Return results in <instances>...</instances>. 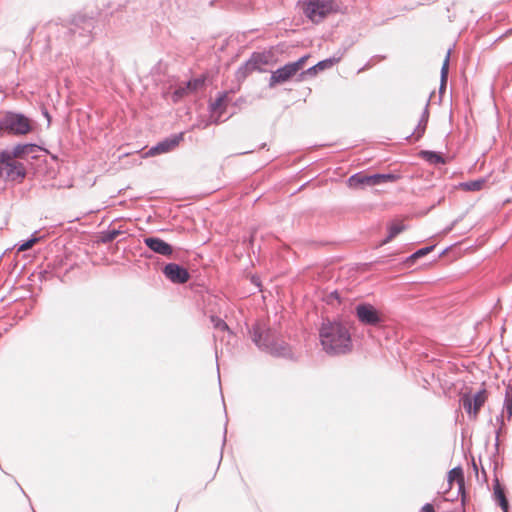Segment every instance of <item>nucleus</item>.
<instances>
[{"label": "nucleus", "instance_id": "nucleus-12", "mask_svg": "<svg viewBox=\"0 0 512 512\" xmlns=\"http://www.w3.org/2000/svg\"><path fill=\"white\" fill-rule=\"evenodd\" d=\"M144 245L152 252L163 257L174 259V247L168 242L157 236H147L143 238Z\"/></svg>", "mask_w": 512, "mask_h": 512}, {"label": "nucleus", "instance_id": "nucleus-40", "mask_svg": "<svg viewBox=\"0 0 512 512\" xmlns=\"http://www.w3.org/2000/svg\"><path fill=\"white\" fill-rule=\"evenodd\" d=\"M226 433H227V429L225 428L224 429V436H223V443H222L223 446L225 445V442H226Z\"/></svg>", "mask_w": 512, "mask_h": 512}, {"label": "nucleus", "instance_id": "nucleus-35", "mask_svg": "<svg viewBox=\"0 0 512 512\" xmlns=\"http://www.w3.org/2000/svg\"><path fill=\"white\" fill-rule=\"evenodd\" d=\"M326 301H327L328 304H332L333 301H337L338 303H341L340 292L338 290H334V291L330 292L326 296Z\"/></svg>", "mask_w": 512, "mask_h": 512}, {"label": "nucleus", "instance_id": "nucleus-6", "mask_svg": "<svg viewBox=\"0 0 512 512\" xmlns=\"http://www.w3.org/2000/svg\"><path fill=\"white\" fill-rule=\"evenodd\" d=\"M400 178V175L395 173H374L367 174L363 171L354 173L347 180V185L352 189H363L365 187H372L384 183H394Z\"/></svg>", "mask_w": 512, "mask_h": 512}, {"label": "nucleus", "instance_id": "nucleus-33", "mask_svg": "<svg viewBox=\"0 0 512 512\" xmlns=\"http://www.w3.org/2000/svg\"><path fill=\"white\" fill-rule=\"evenodd\" d=\"M504 409L507 413L508 420H510L512 417V394H510L509 390H506L505 393Z\"/></svg>", "mask_w": 512, "mask_h": 512}, {"label": "nucleus", "instance_id": "nucleus-21", "mask_svg": "<svg viewBox=\"0 0 512 512\" xmlns=\"http://www.w3.org/2000/svg\"><path fill=\"white\" fill-rule=\"evenodd\" d=\"M418 155L421 159L425 160L429 164L437 165L446 163L444 156L440 152L431 150H421Z\"/></svg>", "mask_w": 512, "mask_h": 512}, {"label": "nucleus", "instance_id": "nucleus-46", "mask_svg": "<svg viewBox=\"0 0 512 512\" xmlns=\"http://www.w3.org/2000/svg\"><path fill=\"white\" fill-rule=\"evenodd\" d=\"M265 146H266V143H262L260 148H265Z\"/></svg>", "mask_w": 512, "mask_h": 512}, {"label": "nucleus", "instance_id": "nucleus-19", "mask_svg": "<svg viewBox=\"0 0 512 512\" xmlns=\"http://www.w3.org/2000/svg\"><path fill=\"white\" fill-rule=\"evenodd\" d=\"M447 480L449 485H451L454 481L458 484V494L461 495V500L464 502L465 500V492H464V472L460 466L454 467L448 472Z\"/></svg>", "mask_w": 512, "mask_h": 512}, {"label": "nucleus", "instance_id": "nucleus-1", "mask_svg": "<svg viewBox=\"0 0 512 512\" xmlns=\"http://www.w3.org/2000/svg\"><path fill=\"white\" fill-rule=\"evenodd\" d=\"M319 340L323 351L330 356L346 355L353 349L349 324L341 318H323Z\"/></svg>", "mask_w": 512, "mask_h": 512}, {"label": "nucleus", "instance_id": "nucleus-39", "mask_svg": "<svg viewBox=\"0 0 512 512\" xmlns=\"http://www.w3.org/2000/svg\"><path fill=\"white\" fill-rule=\"evenodd\" d=\"M375 263L376 264H385L386 261L384 259L379 258V259L375 260Z\"/></svg>", "mask_w": 512, "mask_h": 512}, {"label": "nucleus", "instance_id": "nucleus-23", "mask_svg": "<svg viewBox=\"0 0 512 512\" xmlns=\"http://www.w3.org/2000/svg\"><path fill=\"white\" fill-rule=\"evenodd\" d=\"M41 236H38V231H35L31 234V236L26 239L22 240L17 244V251L18 252H24L29 249H31L36 243H38L41 240Z\"/></svg>", "mask_w": 512, "mask_h": 512}, {"label": "nucleus", "instance_id": "nucleus-13", "mask_svg": "<svg viewBox=\"0 0 512 512\" xmlns=\"http://www.w3.org/2000/svg\"><path fill=\"white\" fill-rule=\"evenodd\" d=\"M184 133L180 132L177 134H173L163 140L159 141L156 145L149 148L146 152L147 156H156L164 153H168L174 150L180 142L183 140Z\"/></svg>", "mask_w": 512, "mask_h": 512}, {"label": "nucleus", "instance_id": "nucleus-25", "mask_svg": "<svg viewBox=\"0 0 512 512\" xmlns=\"http://www.w3.org/2000/svg\"><path fill=\"white\" fill-rule=\"evenodd\" d=\"M485 184V180L482 178L471 180L467 182H462L459 184V187L465 191H479L483 188Z\"/></svg>", "mask_w": 512, "mask_h": 512}, {"label": "nucleus", "instance_id": "nucleus-26", "mask_svg": "<svg viewBox=\"0 0 512 512\" xmlns=\"http://www.w3.org/2000/svg\"><path fill=\"white\" fill-rule=\"evenodd\" d=\"M405 229V226L401 223H393L388 228V235L382 241V244H387L393 238H395L398 234H400Z\"/></svg>", "mask_w": 512, "mask_h": 512}, {"label": "nucleus", "instance_id": "nucleus-2", "mask_svg": "<svg viewBox=\"0 0 512 512\" xmlns=\"http://www.w3.org/2000/svg\"><path fill=\"white\" fill-rule=\"evenodd\" d=\"M249 335L256 347L274 357L292 358L290 345L281 339L280 333L263 321H256L248 328Z\"/></svg>", "mask_w": 512, "mask_h": 512}, {"label": "nucleus", "instance_id": "nucleus-8", "mask_svg": "<svg viewBox=\"0 0 512 512\" xmlns=\"http://www.w3.org/2000/svg\"><path fill=\"white\" fill-rule=\"evenodd\" d=\"M273 59V53L270 51L253 52L250 58L243 63L236 71V79L239 82L244 81L252 72H266L264 66L269 65Z\"/></svg>", "mask_w": 512, "mask_h": 512}, {"label": "nucleus", "instance_id": "nucleus-48", "mask_svg": "<svg viewBox=\"0 0 512 512\" xmlns=\"http://www.w3.org/2000/svg\"><path fill=\"white\" fill-rule=\"evenodd\" d=\"M510 366L512 365V361H509Z\"/></svg>", "mask_w": 512, "mask_h": 512}, {"label": "nucleus", "instance_id": "nucleus-30", "mask_svg": "<svg viewBox=\"0 0 512 512\" xmlns=\"http://www.w3.org/2000/svg\"><path fill=\"white\" fill-rule=\"evenodd\" d=\"M188 94L190 92L185 88V84L179 85L172 93V100L174 103H177Z\"/></svg>", "mask_w": 512, "mask_h": 512}, {"label": "nucleus", "instance_id": "nucleus-27", "mask_svg": "<svg viewBox=\"0 0 512 512\" xmlns=\"http://www.w3.org/2000/svg\"><path fill=\"white\" fill-rule=\"evenodd\" d=\"M205 84L204 78H193L185 83V88L191 93L196 92Z\"/></svg>", "mask_w": 512, "mask_h": 512}, {"label": "nucleus", "instance_id": "nucleus-44", "mask_svg": "<svg viewBox=\"0 0 512 512\" xmlns=\"http://www.w3.org/2000/svg\"><path fill=\"white\" fill-rule=\"evenodd\" d=\"M507 390H509V391H510V394H512V386H510V385H509V386H508V388H507Z\"/></svg>", "mask_w": 512, "mask_h": 512}, {"label": "nucleus", "instance_id": "nucleus-9", "mask_svg": "<svg viewBox=\"0 0 512 512\" xmlns=\"http://www.w3.org/2000/svg\"><path fill=\"white\" fill-rule=\"evenodd\" d=\"M354 314L364 326L382 327L386 319L382 312L368 302L358 303L354 308Z\"/></svg>", "mask_w": 512, "mask_h": 512}, {"label": "nucleus", "instance_id": "nucleus-45", "mask_svg": "<svg viewBox=\"0 0 512 512\" xmlns=\"http://www.w3.org/2000/svg\"><path fill=\"white\" fill-rule=\"evenodd\" d=\"M110 69H111V66H110V65H108V66L106 67V71L108 72V71H110Z\"/></svg>", "mask_w": 512, "mask_h": 512}, {"label": "nucleus", "instance_id": "nucleus-42", "mask_svg": "<svg viewBox=\"0 0 512 512\" xmlns=\"http://www.w3.org/2000/svg\"><path fill=\"white\" fill-rule=\"evenodd\" d=\"M445 89H446V85H444V86L440 85V93H442Z\"/></svg>", "mask_w": 512, "mask_h": 512}, {"label": "nucleus", "instance_id": "nucleus-37", "mask_svg": "<svg viewBox=\"0 0 512 512\" xmlns=\"http://www.w3.org/2000/svg\"><path fill=\"white\" fill-rule=\"evenodd\" d=\"M42 113H43L44 117L48 120V124H50V122H51V116H50L49 112L47 111V109H46V108H44V109H43V111H42Z\"/></svg>", "mask_w": 512, "mask_h": 512}, {"label": "nucleus", "instance_id": "nucleus-11", "mask_svg": "<svg viewBox=\"0 0 512 512\" xmlns=\"http://www.w3.org/2000/svg\"><path fill=\"white\" fill-rule=\"evenodd\" d=\"M161 271L165 278L173 284H184L191 278L187 268L174 262L165 264Z\"/></svg>", "mask_w": 512, "mask_h": 512}, {"label": "nucleus", "instance_id": "nucleus-3", "mask_svg": "<svg viewBox=\"0 0 512 512\" xmlns=\"http://www.w3.org/2000/svg\"><path fill=\"white\" fill-rule=\"evenodd\" d=\"M64 35L76 47H84L92 40V31L95 28V19L85 15H77L69 26L63 27Z\"/></svg>", "mask_w": 512, "mask_h": 512}, {"label": "nucleus", "instance_id": "nucleus-4", "mask_svg": "<svg viewBox=\"0 0 512 512\" xmlns=\"http://www.w3.org/2000/svg\"><path fill=\"white\" fill-rule=\"evenodd\" d=\"M32 130L30 118L21 112L5 111L0 117V135L24 136Z\"/></svg>", "mask_w": 512, "mask_h": 512}, {"label": "nucleus", "instance_id": "nucleus-47", "mask_svg": "<svg viewBox=\"0 0 512 512\" xmlns=\"http://www.w3.org/2000/svg\"><path fill=\"white\" fill-rule=\"evenodd\" d=\"M482 473H483L484 477L486 478V472L484 469L482 470Z\"/></svg>", "mask_w": 512, "mask_h": 512}, {"label": "nucleus", "instance_id": "nucleus-18", "mask_svg": "<svg viewBox=\"0 0 512 512\" xmlns=\"http://www.w3.org/2000/svg\"><path fill=\"white\" fill-rule=\"evenodd\" d=\"M493 499L502 512H509V501L505 494V487L501 485L498 478L494 479Z\"/></svg>", "mask_w": 512, "mask_h": 512}, {"label": "nucleus", "instance_id": "nucleus-15", "mask_svg": "<svg viewBox=\"0 0 512 512\" xmlns=\"http://www.w3.org/2000/svg\"><path fill=\"white\" fill-rule=\"evenodd\" d=\"M295 75H296V73L291 68V66L287 63L284 66L271 72L268 86H269V88H274L276 85L288 82Z\"/></svg>", "mask_w": 512, "mask_h": 512}, {"label": "nucleus", "instance_id": "nucleus-5", "mask_svg": "<svg viewBox=\"0 0 512 512\" xmlns=\"http://www.w3.org/2000/svg\"><path fill=\"white\" fill-rule=\"evenodd\" d=\"M27 176V168L24 162L13 157L7 149L0 150V178L6 182L20 184Z\"/></svg>", "mask_w": 512, "mask_h": 512}, {"label": "nucleus", "instance_id": "nucleus-7", "mask_svg": "<svg viewBox=\"0 0 512 512\" xmlns=\"http://www.w3.org/2000/svg\"><path fill=\"white\" fill-rule=\"evenodd\" d=\"M302 10L312 23L319 24L328 15L337 12V4L334 0H305Z\"/></svg>", "mask_w": 512, "mask_h": 512}, {"label": "nucleus", "instance_id": "nucleus-29", "mask_svg": "<svg viewBox=\"0 0 512 512\" xmlns=\"http://www.w3.org/2000/svg\"><path fill=\"white\" fill-rule=\"evenodd\" d=\"M210 321L213 324V327L215 329L221 330V331H228L229 333H232L227 323L221 319L220 317L216 315L210 316Z\"/></svg>", "mask_w": 512, "mask_h": 512}, {"label": "nucleus", "instance_id": "nucleus-34", "mask_svg": "<svg viewBox=\"0 0 512 512\" xmlns=\"http://www.w3.org/2000/svg\"><path fill=\"white\" fill-rule=\"evenodd\" d=\"M320 72L319 69L316 68V64L309 67L308 69L302 71L300 74H299V78H298V81H301L303 80L305 77L309 76V77H314L317 75V73Z\"/></svg>", "mask_w": 512, "mask_h": 512}, {"label": "nucleus", "instance_id": "nucleus-22", "mask_svg": "<svg viewBox=\"0 0 512 512\" xmlns=\"http://www.w3.org/2000/svg\"><path fill=\"white\" fill-rule=\"evenodd\" d=\"M123 233L120 229H107L103 230L99 233L98 241L103 244H108L113 242L119 235Z\"/></svg>", "mask_w": 512, "mask_h": 512}, {"label": "nucleus", "instance_id": "nucleus-43", "mask_svg": "<svg viewBox=\"0 0 512 512\" xmlns=\"http://www.w3.org/2000/svg\"><path fill=\"white\" fill-rule=\"evenodd\" d=\"M452 228H453V225H451L450 227H448V228L446 229V231H447V232H449V231H451V230H452Z\"/></svg>", "mask_w": 512, "mask_h": 512}, {"label": "nucleus", "instance_id": "nucleus-38", "mask_svg": "<svg viewBox=\"0 0 512 512\" xmlns=\"http://www.w3.org/2000/svg\"><path fill=\"white\" fill-rule=\"evenodd\" d=\"M472 464H473V469H474L476 475H478V467H477L474 459L472 460Z\"/></svg>", "mask_w": 512, "mask_h": 512}, {"label": "nucleus", "instance_id": "nucleus-28", "mask_svg": "<svg viewBox=\"0 0 512 512\" xmlns=\"http://www.w3.org/2000/svg\"><path fill=\"white\" fill-rule=\"evenodd\" d=\"M449 59H450V49L447 52V55L444 59V62L441 67L440 78H441V86L447 84L448 79V70H449Z\"/></svg>", "mask_w": 512, "mask_h": 512}, {"label": "nucleus", "instance_id": "nucleus-14", "mask_svg": "<svg viewBox=\"0 0 512 512\" xmlns=\"http://www.w3.org/2000/svg\"><path fill=\"white\" fill-rule=\"evenodd\" d=\"M6 149L10 155L23 162L28 160L30 154L41 150V147L35 143H18Z\"/></svg>", "mask_w": 512, "mask_h": 512}, {"label": "nucleus", "instance_id": "nucleus-10", "mask_svg": "<svg viewBox=\"0 0 512 512\" xmlns=\"http://www.w3.org/2000/svg\"><path fill=\"white\" fill-rule=\"evenodd\" d=\"M487 399L486 389H481L474 395L464 394L461 397V405L470 417L476 418L481 407L485 404Z\"/></svg>", "mask_w": 512, "mask_h": 512}, {"label": "nucleus", "instance_id": "nucleus-17", "mask_svg": "<svg viewBox=\"0 0 512 512\" xmlns=\"http://www.w3.org/2000/svg\"><path fill=\"white\" fill-rule=\"evenodd\" d=\"M428 120H429V100H427V102L425 104V107L421 114L418 125L416 126V128L414 129L412 134L407 136L406 139L407 140L414 139V141L420 140L423 137V135L425 134Z\"/></svg>", "mask_w": 512, "mask_h": 512}, {"label": "nucleus", "instance_id": "nucleus-31", "mask_svg": "<svg viewBox=\"0 0 512 512\" xmlns=\"http://www.w3.org/2000/svg\"><path fill=\"white\" fill-rule=\"evenodd\" d=\"M496 422L499 424V428L496 431V439H495L494 447H495L496 452L498 453L499 446H500L499 435H500L503 427L505 426L503 413L496 416Z\"/></svg>", "mask_w": 512, "mask_h": 512}, {"label": "nucleus", "instance_id": "nucleus-32", "mask_svg": "<svg viewBox=\"0 0 512 512\" xmlns=\"http://www.w3.org/2000/svg\"><path fill=\"white\" fill-rule=\"evenodd\" d=\"M310 56L308 54L300 57L298 60L294 62H289L288 64L291 66V68L294 70V72L297 74L305 65L306 61L308 60Z\"/></svg>", "mask_w": 512, "mask_h": 512}, {"label": "nucleus", "instance_id": "nucleus-41", "mask_svg": "<svg viewBox=\"0 0 512 512\" xmlns=\"http://www.w3.org/2000/svg\"><path fill=\"white\" fill-rule=\"evenodd\" d=\"M143 256H144L145 258H149V259H151V258H152V256H151L150 254H148L147 252H144V253H143Z\"/></svg>", "mask_w": 512, "mask_h": 512}, {"label": "nucleus", "instance_id": "nucleus-20", "mask_svg": "<svg viewBox=\"0 0 512 512\" xmlns=\"http://www.w3.org/2000/svg\"><path fill=\"white\" fill-rule=\"evenodd\" d=\"M351 45H352V43H349L348 45H346V46H344L342 48H339L337 50V52H335L333 54V56L319 61L316 64V68L319 69L320 71H324V70H326L328 68H331L333 65L338 63L343 58V56L345 55V53L347 52V50L349 49V47Z\"/></svg>", "mask_w": 512, "mask_h": 512}, {"label": "nucleus", "instance_id": "nucleus-16", "mask_svg": "<svg viewBox=\"0 0 512 512\" xmlns=\"http://www.w3.org/2000/svg\"><path fill=\"white\" fill-rule=\"evenodd\" d=\"M229 102V94L227 92L219 93L217 98L210 103L209 110L211 112L212 117L217 114L214 118V123L221 122V116L225 112L227 104Z\"/></svg>", "mask_w": 512, "mask_h": 512}, {"label": "nucleus", "instance_id": "nucleus-36", "mask_svg": "<svg viewBox=\"0 0 512 512\" xmlns=\"http://www.w3.org/2000/svg\"><path fill=\"white\" fill-rule=\"evenodd\" d=\"M420 512H435V508H434L433 504L426 503L422 506Z\"/></svg>", "mask_w": 512, "mask_h": 512}, {"label": "nucleus", "instance_id": "nucleus-24", "mask_svg": "<svg viewBox=\"0 0 512 512\" xmlns=\"http://www.w3.org/2000/svg\"><path fill=\"white\" fill-rule=\"evenodd\" d=\"M434 248H435V245H429V246H425V247L418 249L417 251H415L413 254H411L410 256H408L406 258L405 263L408 265L413 264L417 259L422 258L425 255L432 252L434 250Z\"/></svg>", "mask_w": 512, "mask_h": 512}]
</instances>
